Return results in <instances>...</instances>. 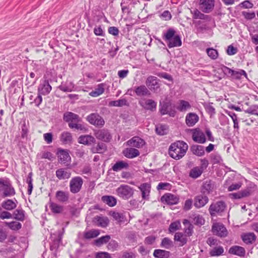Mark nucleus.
Segmentation results:
<instances>
[{
	"mask_svg": "<svg viewBox=\"0 0 258 258\" xmlns=\"http://www.w3.org/2000/svg\"><path fill=\"white\" fill-rule=\"evenodd\" d=\"M187 144L183 141H177L171 144L169 148V154L174 159L179 160L186 153Z\"/></svg>",
	"mask_w": 258,
	"mask_h": 258,
	"instance_id": "1",
	"label": "nucleus"
},
{
	"mask_svg": "<svg viewBox=\"0 0 258 258\" xmlns=\"http://www.w3.org/2000/svg\"><path fill=\"white\" fill-rule=\"evenodd\" d=\"M0 192L3 198L12 197L15 195V190L8 178H0Z\"/></svg>",
	"mask_w": 258,
	"mask_h": 258,
	"instance_id": "2",
	"label": "nucleus"
},
{
	"mask_svg": "<svg viewBox=\"0 0 258 258\" xmlns=\"http://www.w3.org/2000/svg\"><path fill=\"white\" fill-rule=\"evenodd\" d=\"M165 40L169 48L179 47L182 42L180 37L176 33H165Z\"/></svg>",
	"mask_w": 258,
	"mask_h": 258,
	"instance_id": "3",
	"label": "nucleus"
},
{
	"mask_svg": "<svg viewBox=\"0 0 258 258\" xmlns=\"http://www.w3.org/2000/svg\"><path fill=\"white\" fill-rule=\"evenodd\" d=\"M116 192L117 195L119 197L124 200H127L133 196L134 190L129 185L122 184L116 189Z\"/></svg>",
	"mask_w": 258,
	"mask_h": 258,
	"instance_id": "4",
	"label": "nucleus"
},
{
	"mask_svg": "<svg viewBox=\"0 0 258 258\" xmlns=\"http://www.w3.org/2000/svg\"><path fill=\"white\" fill-rule=\"evenodd\" d=\"M83 180L80 176H76L72 178L70 181V189L72 193L79 192L82 188Z\"/></svg>",
	"mask_w": 258,
	"mask_h": 258,
	"instance_id": "5",
	"label": "nucleus"
},
{
	"mask_svg": "<svg viewBox=\"0 0 258 258\" xmlns=\"http://www.w3.org/2000/svg\"><path fill=\"white\" fill-rule=\"evenodd\" d=\"M212 231L214 235L220 237H225L228 235V231L226 227L220 223H213Z\"/></svg>",
	"mask_w": 258,
	"mask_h": 258,
	"instance_id": "6",
	"label": "nucleus"
},
{
	"mask_svg": "<svg viewBox=\"0 0 258 258\" xmlns=\"http://www.w3.org/2000/svg\"><path fill=\"white\" fill-rule=\"evenodd\" d=\"M214 0H200L199 8L203 13H210L214 9Z\"/></svg>",
	"mask_w": 258,
	"mask_h": 258,
	"instance_id": "7",
	"label": "nucleus"
},
{
	"mask_svg": "<svg viewBox=\"0 0 258 258\" xmlns=\"http://www.w3.org/2000/svg\"><path fill=\"white\" fill-rule=\"evenodd\" d=\"M225 208L224 202L219 201L212 203L209 209V212L211 216H215L217 213L222 212Z\"/></svg>",
	"mask_w": 258,
	"mask_h": 258,
	"instance_id": "8",
	"label": "nucleus"
},
{
	"mask_svg": "<svg viewBox=\"0 0 258 258\" xmlns=\"http://www.w3.org/2000/svg\"><path fill=\"white\" fill-rule=\"evenodd\" d=\"M87 120L92 124L98 126H102L104 124V119L97 113H92L88 115Z\"/></svg>",
	"mask_w": 258,
	"mask_h": 258,
	"instance_id": "9",
	"label": "nucleus"
},
{
	"mask_svg": "<svg viewBox=\"0 0 258 258\" xmlns=\"http://www.w3.org/2000/svg\"><path fill=\"white\" fill-rule=\"evenodd\" d=\"M139 104L144 109L154 110L156 108L157 103L154 100L150 99L143 98L139 100Z\"/></svg>",
	"mask_w": 258,
	"mask_h": 258,
	"instance_id": "10",
	"label": "nucleus"
},
{
	"mask_svg": "<svg viewBox=\"0 0 258 258\" xmlns=\"http://www.w3.org/2000/svg\"><path fill=\"white\" fill-rule=\"evenodd\" d=\"M179 197L170 193L166 194L163 195L161 201L162 203H166L168 205H175L179 202Z\"/></svg>",
	"mask_w": 258,
	"mask_h": 258,
	"instance_id": "11",
	"label": "nucleus"
},
{
	"mask_svg": "<svg viewBox=\"0 0 258 258\" xmlns=\"http://www.w3.org/2000/svg\"><path fill=\"white\" fill-rule=\"evenodd\" d=\"M146 84L149 89L154 92L156 91L160 87L159 80L157 77L152 76L147 78Z\"/></svg>",
	"mask_w": 258,
	"mask_h": 258,
	"instance_id": "12",
	"label": "nucleus"
},
{
	"mask_svg": "<svg viewBox=\"0 0 258 258\" xmlns=\"http://www.w3.org/2000/svg\"><path fill=\"white\" fill-rule=\"evenodd\" d=\"M125 144L127 146L140 148L145 145V142L139 137H134L127 141Z\"/></svg>",
	"mask_w": 258,
	"mask_h": 258,
	"instance_id": "13",
	"label": "nucleus"
},
{
	"mask_svg": "<svg viewBox=\"0 0 258 258\" xmlns=\"http://www.w3.org/2000/svg\"><path fill=\"white\" fill-rule=\"evenodd\" d=\"M191 13L194 19L205 20L210 22L212 24H214V20L210 16L205 15L198 9H194L191 11Z\"/></svg>",
	"mask_w": 258,
	"mask_h": 258,
	"instance_id": "14",
	"label": "nucleus"
},
{
	"mask_svg": "<svg viewBox=\"0 0 258 258\" xmlns=\"http://www.w3.org/2000/svg\"><path fill=\"white\" fill-rule=\"evenodd\" d=\"M207 196L201 194L197 195L194 198V206L197 208H201L205 206L208 202Z\"/></svg>",
	"mask_w": 258,
	"mask_h": 258,
	"instance_id": "15",
	"label": "nucleus"
},
{
	"mask_svg": "<svg viewBox=\"0 0 258 258\" xmlns=\"http://www.w3.org/2000/svg\"><path fill=\"white\" fill-rule=\"evenodd\" d=\"M95 136L98 140L104 142H109L111 139V136L107 130L102 129L96 131Z\"/></svg>",
	"mask_w": 258,
	"mask_h": 258,
	"instance_id": "16",
	"label": "nucleus"
},
{
	"mask_svg": "<svg viewBox=\"0 0 258 258\" xmlns=\"http://www.w3.org/2000/svg\"><path fill=\"white\" fill-rule=\"evenodd\" d=\"M193 140L200 144H203L206 142V137L204 133L199 129H195L192 133Z\"/></svg>",
	"mask_w": 258,
	"mask_h": 258,
	"instance_id": "17",
	"label": "nucleus"
},
{
	"mask_svg": "<svg viewBox=\"0 0 258 258\" xmlns=\"http://www.w3.org/2000/svg\"><path fill=\"white\" fill-rule=\"evenodd\" d=\"M51 90V87L47 81H44L39 86L38 93L45 95L48 94Z\"/></svg>",
	"mask_w": 258,
	"mask_h": 258,
	"instance_id": "18",
	"label": "nucleus"
},
{
	"mask_svg": "<svg viewBox=\"0 0 258 258\" xmlns=\"http://www.w3.org/2000/svg\"><path fill=\"white\" fill-rule=\"evenodd\" d=\"M199 119L198 115L195 113H188L185 117V122L187 126H194Z\"/></svg>",
	"mask_w": 258,
	"mask_h": 258,
	"instance_id": "19",
	"label": "nucleus"
},
{
	"mask_svg": "<svg viewBox=\"0 0 258 258\" xmlns=\"http://www.w3.org/2000/svg\"><path fill=\"white\" fill-rule=\"evenodd\" d=\"M122 153L125 157L130 159L136 157L140 155L139 150L134 148H126L123 151Z\"/></svg>",
	"mask_w": 258,
	"mask_h": 258,
	"instance_id": "20",
	"label": "nucleus"
},
{
	"mask_svg": "<svg viewBox=\"0 0 258 258\" xmlns=\"http://www.w3.org/2000/svg\"><path fill=\"white\" fill-rule=\"evenodd\" d=\"M95 139L91 135L81 136L78 139V142L85 145H91L95 142Z\"/></svg>",
	"mask_w": 258,
	"mask_h": 258,
	"instance_id": "21",
	"label": "nucleus"
},
{
	"mask_svg": "<svg viewBox=\"0 0 258 258\" xmlns=\"http://www.w3.org/2000/svg\"><path fill=\"white\" fill-rule=\"evenodd\" d=\"M134 91L138 96H145L150 95V92L144 85L135 87L134 88Z\"/></svg>",
	"mask_w": 258,
	"mask_h": 258,
	"instance_id": "22",
	"label": "nucleus"
},
{
	"mask_svg": "<svg viewBox=\"0 0 258 258\" xmlns=\"http://www.w3.org/2000/svg\"><path fill=\"white\" fill-rule=\"evenodd\" d=\"M229 253L239 256H243L245 254V250L243 247L235 245L229 248Z\"/></svg>",
	"mask_w": 258,
	"mask_h": 258,
	"instance_id": "23",
	"label": "nucleus"
},
{
	"mask_svg": "<svg viewBox=\"0 0 258 258\" xmlns=\"http://www.w3.org/2000/svg\"><path fill=\"white\" fill-rule=\"evenodd\" d=\"M191 108L190 103L186 101L180 100L176 105V108L181 112H185Z\"/></svg>",
	"mask_w": 258,
	"mask_h": 258,
	"instance_id": "24",
	"label": "nucleus"
},
{
	"mask_svg": "<svg viewBox=\"0 0 258 258\" xmlns=\"http://www.w3.org/2000/svg\"><path fill=\"white\" fill-rule=\"evenodd\" d=\"M57 154L58 160L60 162L65 164L70 161L71 157L67 151L59 150Z\"/></svg>",
	"mask_w": 258,
	"mask_h": 258,
	"instance_id": "25",
	"label": "nucleus"
},
{
	"mask_svg": "<svg viewBox=\"0 0 258 258\" xmlns=\"http://www.w3.org/2000/svg\"><path fill=\"white\" fill-rule=\"evenodd\" d=\"M63 119L66 122H68L70 123L78 122L80 121L79 116L71 112H68L64 114Z\"/></svg>",
	"mask_w": 258,
	"mask_h": 258,
	"instance_id": "26",
	"label": "nucleus"
},
{
	"mask_svg": "<svg viewBox=\"0 0 258 258\" xmlns=\"http://www.w3.org/2000/svg\"><path fill=\"white\" fill-rule=\"evenodd\" d=\"M142 192V197L144 199H148L150 192L151 185L147 183H143L139 187Z\"/></svg>",
	"mask_w": 258,
	"mask_h": 258,
	"instance_id": "27",
	"label": "nucleus"
},
{
	"mask_svg": "<svg viewBox=\"0 0 258 258\" xmlns=\"http://www.w3.org/2000/svg\"><path fill=\"white\" fill-rule=\"evenodd\" d=\"M105 85L104 83L98 84L94 90L89 93V95L93 97H96L102 94L105 90Z\"/></svg>",
	"mask_w": 258,
	"mask_h": 258,
	"instance_id": "28",
	"label": "nucleus"
},
{
	"mask_svg": "<svg viewBox=\"0 0 258 258\" xmlns=\"http://www.w3.org/2000/svg\"><path fill=\"white\" fill-rule=\"evenodd\" d=\"M95 224L101 227H106L109 224V219L106 217L96 216L94 220Z\"/></svg>",
	"mask_w": 258,
	"mask_h": 258,
	"instance_id": "29",
	"label": "nucleus"
},
{
	"mask_svg": "<svg viewBox=\"0 0 258 258\" xmlns=\"http://www.w3.org/2000/svg\"><path fill=\"white\" fill-rule=\"evenodd\" d=\"M55 198L56 200L59 202H66L69 200V193L68 192L64 191L62 190H59L56 191L55 194Z\"/></svg>",
	"mask_w": 258,
	"mask_h": 258,
	"instance_id": "30",
	"label": "nucleus"
},
{
	"mask_svg": "<svg viewBox=\"0 0 258 258\" xmlns=\"http://www.w3.org/2000/svg\"><path fill=\"white\" fill-rule=\"evenodd\" d=\"M70 171L63 168H60L56 171V176L59 179H68L71 176Z\"/></svg>",
	"mask_w": 258,
	"mask_h": 258,
	"instance_id": "31",
	"label": "nucleus"
},
{
	"mask_svg": "<svg viewBox=\"0 0 258 258\" xmlns=\"http://www.w3.org/2000/svg\"><path fill=\"white\" fill-rule=\"evenodd\" d=\"M174 240L178 242L179 246H183L187 242V238L182 232H176L174 235Z\"/></svg>",
	"mask_w": 258,
	"mask_h": 258,
	"instance_id": "32",
	"label": "nucleus"
},
{
	"mask_svg": "<svg viewBox=\"0 0 258 258\" xmlns=\"http://www.w3.org/2000/svg\"><path fill=\"white\" fill-rule=\"evenodd\" d=\"M49 205L51 211L54 214H60L63 211V207L58 204L50 202Z\"/></svg>",
	"mask_w": 258,
	"mask_h": 258,
	"instance_id": "33",
	"label": "nucleus"
},
{
	"mask_svg": "<svg viewBox=\"0 0 258 258\" xmlns=\"http://www.w3.org/2000/svg\"><path fill=\"white\" fill-rule=\"evenodd\" d=\"M2 207L7 210H12L17 207L16 203L12 200H7L4 201L1 204Z\"/></svg>",
	"mask_w": 258,
	"mask_h": 258,
	"instance_id": "34",
	"label": "nucleus"
},
{
	"mask_svg": "<svg viewBox=\"0 0 258 258\" xmlns=\"http://www.w3.org/2000/svg\"><path fill=\"white\" fill-rule=\"evenodd\" d=\"M242 240L246 244L252 243L255 240L256 236L253 233H247L241 235Z\"/></svg>",
	"mask_w": 258,
	"mask_h": 258,
	"instance_id": "35",
	"label": "nucleus"
},
{
	"mask_svg": "<svg viewBox=\"0 0 258 258\" xmlns=\"http://www.w3.org/2000/svg\"><path fill=\"white\" fill-rule=\"evenodd\" d=\"M128 167V164L127 162L123 161H119L114 164L112 169L114 171L117 172L123 169H127Z\"/></svg>",
	"mask_w": 258,
	"mask_h": 258,
	"instance_id": "36",
	"label": "nucleus"
},
{
	"mask_svg": "<svg viewBox=\"0 0 258 258\" xmlns=\"http://www.w3.org/2000/svg\"><path fill=\"white\" fill-rule=\"evenodd\" d=\"M203 172L202 167H195L192 168L189 173V175L192 178H197L201 176Z\"/></svg>",
	"mask_w": 258,
	"mask_h": 258,
	"instance_id": "37",
	"label": "nucleus"
},
{
	"mask_svg": "<svg viewBox=\"0 0 258 258\" xmlns=\"http://www.w3.org/2000/svg\"><path fill=\"white\" fill-rule=\"evenodd\" d=\"M101 199L103 203L110 207H113L116 204V200L112 196H104L102 197Z\"/></svg>",
	"mask_w": 258,
	"mask_h": 258,
	"instance_id": "38",
	"label": "nucleus"
},
{
	"mask_svg": "<svg viewBox=\"0 0 258 258\" xmlns=\"http://www.w3.org/2000/svg\"><path fill=\"white\" fill-rule=\"evenodd\" d=\"M250 195L249 189H245L243 191H239L237 193H233L229 195V196L234 199H238L243 197H247Z\"/></svg>",
	"mask_w": 258,
	"mask_h": 258,
	"instance_id": "39",
	"label": "nucleus"
},
{
	"mask_svg": "<svg viewBox=\"0 0 258 258\" xmlns=\"http://www.w3.org/2000/svg\"><path fill=\"white\" fill-rule=\"evenodd\" d=\"M153 255L157 258H168L170 255V252L162 249H155Z\"/></svg>",
	"mask_w": 258,
	"mask_h": 258,
	"instance_id": "40",
	"label": "nucleus"
},
{
	"mask_svg": "<svg viewBox=\"0 0 258 258\" xmlns=\"http://www.w3.org/2000/svg\"><path fill=\"white\" fill-rule=\"evenodd\" d=\"M191 151L194 154L198 156H202L205 154L204 147L201 145L192 146Z\"/></svg>",
	"mask_w": 258,
	"mask_h": 258,
	"instance_id": "41",
	"label": "nucleus"
},
{
	"mask_svg": "<svg viewBox=\"0 0 258 258\" xmlns=\"http://www.w3.org/2000/svg\"><path fill=\"white\" fill-rule=\"evenodd\" d=\"M183 223L185 226L184 228V234L187 237L191 236L192 233L193 225L187 220H184Z\"/></svg>",
	"mask_w": 258,
	"mask_h": 258,
	"instance_id": "42",
	"label": "nucleus"
},
{
	"mask_svg": "<svg viewBox=\"0 0 258 258\" xmlns=\"http://www.w3.org/2000/svg\"><path fill=\"white\" fill-rule=\"evenodd\" d=\"M72 135L69 132H64L61 134L60 141L64 144H70L72 143Z\"/></svg>",
	"mask_w": 258,
	"mask_h": 258,
	"instance_id": "43",
	"label": "nucleus"
},
{
	"mask_svg": "<svg viewBox=\"0 0 258 258\" xmlns=\"http://www.w3.org/2000/svg\"><path fill=\"white\" fill-rule=\"evenodd\" d=\"M74 88V85L71 81H67L66 84H62L59 87V89L63 92H72Z\"/></svg>",
	"mask_w": 258,
	"mask_h": 258,
	"instance_id": "44",
	"label": "nucleus"
},
{
	"mask_svg": "<svg viewBox=\"0 0 258 258\" xmlns=\"http://www.w3.org/2000/svg\"><path fill=\"white\" fill-rule=\"evenodd\" d=\"M127 105V100L125 99H121L118 100L111 101L109 102V106L121 107Z\"/></svg>",
	"mask_w": 258,
	"mask_h": 258,
	"instance_id": "45",
	"label": "nucleus"
},
{
	"mask_svg": "<svg viewBox=\"0 0 258 258\" xmlns=\"http://www.w3.org/2000/svg\"><path fill=\"white\" fill-rule=\"evenodd\" d=\"M224 248L222 246H219L214 247L210 251V254L212 256H219L224 253Z\"/></svg>",
	"mask_w": 258,
	"mask_h": 258,
	"instance_id": "46",
	"label": "nucleus"
},
{
	"mask_svg": "<svg viewBox=\"0 0 258 258\" xmlns=\"http://www.w3.org/2000/svg\"><path fill=\"white\" fill-rule=\"evenodd\" d=\"M168 131V128L166 125L163 124H158L156 126V132L159 135H164L166 134Z\"/></svg>",
	"mask_w": 258,
	"mask_h": 258,
	"instance_id": "47",
	"label": "nucleus"
},
{
	"mask_svg": "<svg viewBox=\"0 0 258 258\" xmlns=\"http://www.w3.org/2000/svg\"><path fill=\"white\" fill-rule=\"evenodd\" d=\"M110 239V236L109 235H105L96 239L95 241V243L97 246H100L108 242Z\"/></svg>",
	"mask_w": 258,
	"mask_h": 258,
	"instance_id": "48",
	"label": "nucleus"
},
{
	"mask_svg": "<svg viewBox=\"0 0 258 258\" xmlns=\"http://www.w3.org/2000/svg\"><path fill=\"white\" fill-rule=\"evenodd\" d=\"M5 224L13 230H18L20 229L22 227L21 224L20 222L16 221L6 222Z\"/></svg>",
	"mask_w": 258,
	"mask_h": 258,
	"instance_id": "49",
	"label": "nucleus"
},
{
	"mask_svg": "<svg viewBox=\"0 0 258 258\" xmlns=\"http://www.w3.org/2000/svg\"><path fill=\"white\" fill-rule=\"evenodd\" d=\"M99 234L98 230L93 229L85 233V237L87 239L97 237Z\"/></svg>",
	"mask_w": 258,
	"mask_h": 258,
	"instance_id": "50",
	"label": "nucleus"
},
{
	"mask_svg": "<svg viewBox=\"0 0 258 258\" xmlns=\"http://www.w3.org/2000/svg\"><path fill=\"white\" fill-rule=\"evenodd\" d=\"M243 76L245 78H246V72L242 70H240L239 71H234L233 70V73L232 74V77L233 79H240L241 78V77Z\"/></svg>",
	"mask_w": 258,
	"mask_h": 258,
	"instance_id": "51",
	"label": "nucleus"
},
{
	"mask_svg": "<svg viewBox=\"0 0 258 258\" xmlns=\"http://www.w3.org/2000/svg\"><path fill=\"white\" fill-rule=\"evenodd\" d=\"M112 216L114 220L117 221L119 223H122L125 221V216L122 213L113 212L112 214Z\"/></svg>",
	"mask_w": 258,
	"mask_h": 258,
	"instance_id": "52",
	"label": "nucleus"
},
{
	"mask_svg": "<svg viewBox=\"0 0 258 258\" xmlns=\"http://www.w3.org/2000/svg\"><path fill=\"white\" fill-rule=\"evenodd\" d=\"M69 126L70 128H75L77 130H79L83 132H86L87 131L86 127L84 125L81 123H78V122H70L69 123Z\"/></svg>",
	"mask_w": 258,
	"mask_h": 258,
	"instance_id": "53",
	"label": "nucleus"
},
{
	"mask_svg": "<svg viewBox=\"0 0 258 258\" xmlns=\"http://www.w3.org/2000/svg\"><path fill=\"white\" fill-rule=\"evenodd\" d=\"M181 227V224L179 221H176L175 222H174L169 226V231L170 232H174L177 230L179 229V228Z\"/></svg>",
	"mask_w": 258,
	"mask_h": 258,
	"instance_id": "54",
	"label": "nucleus"
},
{
	"mask_svg": "<svg viewBox=\"0 0 258 258\" xmlns=\"http://www.w3.org/2000/svg\"><path fill=\"white\" fill-rule=\"evenodd\" d=\"M14 218L19 221L24 220V211L22 210H16L14 213Z\"/></svg>",
	"mask_w": 258,
	"mask_h": 258,
	"instance_id": "55",
	"label": "nucleus"
},
{
	"mask_svg": "<svg viewBox=\"0 0 258 258\" xmlns=\"http://www.w3.org/2000/svg\"><path fill=\"white\" fill-rule=\"evenodd\" d=\"M246 113L258 116V105H253L250 106L246 110Z\"/></svg>",
	"mask_w": 258,
	"mask_h": 258,
	"instance_id": "56",
	"label": "nucleus"
},
{
	"mask_svg": "<svg viewBox=\"0 0 258 258\" xmlns=\"http://www.w3.org/2000/svg\"><path fill=\"white\" fill-rule=\"evenodd\" d=\"M172 242L168 238L165 237L162 239L161 246L166 249H169L172 246Z\"/></svg>",
	"mask_w": 258,
	"mask_h": 258,
	"instance_id": "57",
	"label": "nucleus"
},
{
	"mask_svg": "<svg viewBox=\"0 0 258 258\" xmlns=\"http://www.w3.org/2000/svg\"><path fill=\"white\" fill-rule=\"evenodd\" d=\"M105 146L103 143L98 144L96 147H93L92 148V151L93 153H102L105 150Z\"/></svg>",
	"mask_w": 258,
	"mask_h": 258,
	"instance_id": "58",
	"label": "nucleus"
},
{
	"mask_svg": "<svg viewBox=\"0 0 258 258\" xmlns=\"http://www.w3.org/2000/svg\"><path fill=\"white\" fill-rule=\"evenodd\" d=\"M207 53L209 57L214 59L217 58L218 55L217 51L213 48H208Z\"/></svg>",
	"mask_w": 258,
	"mask_h": 258,
	"instance_id": "59",
	"label": "nucleus"
},
{
	"mask_svg": "<svg viewBox=\"0 0 258 258\" xmlns=\"http://www.w3.org/2000/svg\"><path fill=\"white\" fill-rule=\"evenodd\" d=\"M213 189V185L210 182H206L203 185V191L204 192L210 193Z\"/></svg>",
	"mask_w": 258,
	"mask_h": 258,
	"instance_id": "60",
	"label": "nucleus"
},
{
	"mask_svg": "<svg viewBox=\"0 0 258 258\" xmlns=\"http://www.w3.org/2000/svg\"><path fill=\"white\" fill-rule=\"evenodd\" d=\"M220 69L223 72V73L228 76V77H232V74L233 73V70L229 69V68L225 66H221Z\"/></svg>",
	"mask_w": 258,
	"mask_h": 258,
	"instance_id": "61",
	"label": "nucleus"
},
{
	"mask_svg": "<svg viewBox=\"0 0 258 258\" xmlns=\"http://www.w3.org/2000/svg\"><path fill=\"white\" fill-rule=\"evenodd\" d=\"M160 18L163 20L168 21L171 19L172 16L168 11H165L160 14Z\"/></svg>",
	"mask_w": 258,
	"mask_h": 258,
	"instance_id": "62",
	"label": "nucleus"
},
{
	"mask_svg": "<svg viewBox=\"0 0 258 258\" xmlns=\"http://www.w3.org/2000/svg\"><path fill=\"white\" fill-rule=\"evenodd\" d=\"M31 173H30L28 175V177L27 180V182L28 184V195H31L32 189H33V184H32V179L31 177Z\"/></svg>",
	"mask_w": 258,
	"mask_h": 258,
	"instance_id": "63",
	"label": "nucleus"
},
{
	"mask_svg": "<svg viewBox=\"0 0 258 258\" xmlns=\"http://www.w3.org/2000/svg\"><path fill=\"white\" fill-rule=\"evenodd\" d=\"M136 256L133 252H123L119 258H135Z\"/></svg>",
	"mask_w": 258,
	"mask_h": 258,
	"instance_id": "64",
	"label": "nucleus"
}]
</instances>
